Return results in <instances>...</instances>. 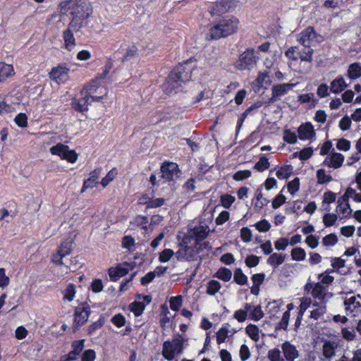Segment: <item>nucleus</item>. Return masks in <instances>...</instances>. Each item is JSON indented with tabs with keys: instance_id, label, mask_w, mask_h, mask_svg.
<instances>
[{
	"instance_id": "nucleus-1",
	"label": "nucleus",
	"mask_w": 361,
	"mask_h": 361,
	"mask_svg": "<svg viewBox=\"0 0 361 361\" xmlns=\"http://www.w3.org/2000/svg\"><path fill=\"white\" fill-rule=\"evenodd\" d=\"M59 8L61 12L64 13L71 10V27H85L87 20L92 13V7L89 0H62Z\"/></svg>"
},
{
	"instance_id": "nucleus-2",
	"label": "nucleus",
	"mask_w": 361,
	"mask_h": 361,
	"mask_svg": "<svg viewBox=\"0 0 361 361\" xmlns=\"http://www.w3.org/2000/svg\"><path fill=\"white\" fill-rule=\"evenodd\" d=\"M195 65L192 61H187L175 67L162 85L163 90L166 94L176 92V90L183 84L189 82L192 78V73Z\"/></svg>"
},
{
	"instance_id": "nucleus-3",
	"label": "nucleus",
	"mask_w": 361,
	"mask_h": 361,
	"mask_svg": "<svg viewBox=\"0 0 361 361\" xmlns=\"http://www.w3.org/2000/svg\"><path fill=\"white\" fill-rule=\"evenodd\" d=\"M238 24L239 20L235 17L231 16L224 18L210 28L211 39H219L232 35L237 30Z\"/></svg>"
},
{
	"instance_id": "nucleus-4",
	"label": "nucleus",
	"mask_w": 361,
	"mask_h": 361,
	"mask_svg": "<svg viewBox=\"0 0 361 361\" xmlns=\"http://www.w3.org/2000/svg\"><path fill=\"white\" fill-rule=\"evenodd\" d=\"M259 60L253 48H248L243 52L236 63V68L240 71L251 70Z\"/></svg>"
},
{
	"instance_id": "nucleus-5",
	"label": "nucleus",
	"mask_w": 361,
	"mask_h": 361,
	"mask_svg": "<svg viewBox=\"0 0 361 361\" xmlns=\"http://www.w3.org/2000/svg\"><path fill=\"white\" fill-rule=\"evenodd\" d=\"M183 340L178 338L171 341H165L163 343L162 355L169 361L172 360L176 355L183 353Z\"/></svg>"
},
{
	"instance_id": "nucleus-6",
	"label": "nucleus",
	"mask_w": 361,
	"mask_h": 361,
	"mask_svg": "<svg viewBox=\"0 0 361 361\" xmlns=\"http://www.w3.org/2000/svg\"><path fill=\"white\" fill-rule=\"evenodd\" d=\"M295 86L293 83H279L274 85L271 87V97L268 99L267 104H271L287 94Z\"/></svg>"
},
{
	"instance_id": "nucleus-7",
	"label": "nucleus",
	"mask_w": 361,
	"mask_h": 361,
	"mask_svg": "<svg viewBox=\"0 0 361 361\" xmlns=\"http://www.w3.org/2000/svg\"><path fill=\"white\" fill-rule=\"evenodd\" d=\"M345 310L347 314L355 316L361 311V296L347 294L344 298Z\"/></svg>"
},
{
	"instance_id": "nucleus-8",
	"label": "nucleus",
	"mask_w": 361,
	"mask_h": 361,
	"mask_svg": "<svg viewBox=\"0 0 361 361\" xmlns=\"http://www.w3.org/2000/svg\"><path fill=\"white\" fill-rule=\"evenodd\" d=\"M239 0H220L213 3L209 8V13L212 16H221L235 5Z\"/></svg>"
},
{
	"instance_id": "nucleus-9",
	"label": "nucleus",
	"mask_w": 361,
	"mask_h": 361,
	"mask_svg": "<svg viewBox=\"0 0 361 361\" xmlns=\"http://www.w3.org/2000/svg\"><path fill=\"white\" fill-rule=\"evenodd\" d=\"M161 172L164 178L171 180L179 176L180 171L176 163L165 161L161 166Z\"/></svg>"
},
{
	"instance_id": "nucleus-10",
	"label": "nucleus",
	"mask_w": 361,
	"mask_h": 361,
	"mask_svg": "<svg viewBox=\"0 0 361 361\" xmlns=\"http://www.w3.org/2000/svg\"><path fill=\"white\" fill-rule=\"evenodd\" d=\"M311 295L314 299L319 300V303H324L326 305L333 295L331 293L329 292L327 289L319 283L314 284L312 288Z\"/></svg>"
},
{
	"instance_id": "nucleus-11",
	"label": "nucleus",
	"mask_w": 361,
	"mask_h": 361,
	"mask_svg": "<svg viewBox=\"0 0 361 361\" xmlns=\"http://www.w3.org/2000/svg\"><path fill=\"white\" fill-rule=\"evenodd\" d=\"M50 153L54 156H58L61 158H78V154L68 146L58 143L50 148Z\"/></svg>"
},
{
	"instance_id": "nucleus-12",
	"label": "nucleus",
	"mask_w": 361,
	"mask_h": 361,
	"mask_svg": "<svg viewBox=\"0 0 361 361\" xmlns=\"http://www.w3.org/2000/svg\"><path fill=\"white\" fill-rule=\"evenodd\" d=\"M68 72L69 69L68 68L59 66L51 69L49 73V78L58 84L64 83L68 79Z\"/></svg>"
},
{
	"instance_id": "nucleus-13",
	"label": "nucleus",
	"mask_w": 361,
	"mask_h": 361,
	"mask_svg": "<svg viewBox=\"0 0 361 361\" xmlns=\"http://www.w3.org/2000/svg\"><path fill=\"white\" fill-rule=\"evenodd\" d=\"M82 27H71V23H68V28L63 32V39L64 41V47L68 51H72L75 46V39L73 32L79 31Z\"/></svg>"
},
{
	"instance_id": "nucleus-14",
	"label": "nucleus",
	"mask_w": 361,
	"mask_h": 361,
	"mask_svg": "<svg viewBox=\"0 0 361 361\" xmlns=\"http://www.w3.org/2000/svg\"><path fill=\"white\" fill-rule=\"evenodd\" d=\"M90 312V307L86 304L77 307L75 310L74 325L77 326L83 325L87 321Z\"/></svg>"
},
{
	"instance_id": "nucleus-15",
	"label": "nucleus",
	"mask_w": 361,
	"mask_h": 361,
	"mask_svg": "<svg viewBox=\"0 0 361 361\" xmlns=\"http://www.w3.org/2000/svg\"><path fill=\"white\" fill-rule=\"evenodd\" d=\"M132 269L133 267L129 263H121L116 267L110 268L109 275L112 280H117L118 278L126 276Z\"/></svg>"
},
{
	"instance_id": "nucleus-16",
	"label": "nucleus",
	"mask_w": 361,
	"mask_h": 361,
	"mask_svg": "<svg viewBox=\"0 0 361 361\" xmlns=\"http://www.w3.org/2000/svg\"><path fill=\"white\" fill-rule=\"evenodd\" d=\"M271 83L270 75L267 71L259 72L257 78L252 82L255 91L267 89Z\"/></svg>"
},
{
	"instance_id": "nucleus-17",
	"label": "nucleus",
	"mask_w": 361,
	"mask_h": 361,
	"mask_svg": "<svg viewBox=\"0 0 361 361\" xmlns=\"http://www.w3.org/2000/svg\"><path fill=\"white\" fill-rule=\"evenodd\" d=\"M236 332V329L231 328L230 324H224L216 334L217 344L220 345L224 343L227 338L233 336Z\"/></svg>"
},
{
	"instance_id": "nucleus-18",
	"label": "nucleus",
	"mask_w": 361,
	"mask_h": 361,
	"mask_svg": "<svg viewBox=\"0 0 361 361\" xmlns=\"http://www.w3.org/2000/svg\"><path fill=\"white\" fill-rule=\"evenodd\" d=\"M317 36L314 28L312 26L307 27L302 30L298 37V41L304 47H309L310 42Z\"/></svg>"
},
{
	"instance_id": "nucleus-19",
	"label": "nucleus",
	"mask_w": 361,
	"mask_h": 361,
	"mask_svg": "<svg viewBox=\"0 0 361 361\" xmlns=\"http://www.w3.org/2000/svg\"><path fill=\"white\" fill-rule=\"evenodd\" d=\"M298 137L302 140H311L315 136L314 127L310 122L301 124L298 128Z\"/></svg>"
},
{
	"instance_id": "nucleus-20",
	"label": "nucleus",
	"mask_w": 361,
	"mask_h": 361,
	"mask_svg": "<svg viewBox=\"0 0 361 361\" xmlns=\"http://www.w3.org/2000/svg\"><path fill=\"white\" fill-rule=\"evenodd\" d=\"M283 357L286 361H295L299 357V352L295 346L286 341L281 345Z\"/></svg>"
},
{
	"instance_id": "nucleus-21",
	"label": "nucleus",
	"mask_w": 361,
	"mask_h": 361,
	"mask_svg": "<svg viewBox=\"0 0 361 361\" xmlns=\"http://www.w3.org/2000/svg\"><path fill=\"white\" fill-rule=\"evenodd\" d=\"M209 233V226L207 225H199L191 229L188 235L191 238H195L197 241L205 239Z\"/></svg>"
},
{
	"instance_id": "nucleus-22",
	"label": "nucleus",
	"mask_w": 361,
	"mask_h": 361,
	"mask_svg": "<svg viewBox=\"0 0 361 361\" xmlns=\"http://www.w3.org/2000/svg\"><path fill=\"white\" fill-rule=\"evenodd\" d=\"M101 173V169H97L90 173V177L84 181L83 185L81 189V192H84L89 188H92L97 184L98 178Z\"/></svg>"
},
{
	"instance_id": "nucleus-23",
	"label": "nucleus",
	"mask_w": 361,
	"mask_h": 361,
	"mask_svg": "<svg viewBox=\"0 0 361 361\" xmlns=\"http://www.w3.org/2000/svg\"><path fill=\"white\" fill-rule=\"evenodd\" d=\"M348 87L343 76L339 75L331 82L330 91L334 94H338Z\"/></svg>"
},
{
	"instance_id": "nucleus-24",
	"label": "nucleus",
	"mask_w": 361,
	"mask_h": 361,
	"mask_svg": "<svg viewBox=\"0 0 361 361\" xmlns=\"http://www.w3.org/2000/svg\"><path fill=\"white\" fill-rule=\"evenodd\" d=\"M312 310L310 312V317L314 320L319 319L322 317L326 310V305L314 302L313 303Z\"/></svg>"
},
{
	"instance_id": "nucleus-25",
	"label": "nucleus",
	"mask_w": 361,
	"mask_h": 361,
	"mask_svg": "<svg viewBox=\"0 0 361 361\" xmlns=\"http://www.w3.org/2000/svg\"><path fill=\"white\" fill-rule=\"evenodd\" d=\"M63 301L71 302L73 301L76 294V286L72 283H68L61 291Z\"/></svg>"
},
{
	"instance_id": "nucleus-26",
	"label": "nucleus",
	"mask_w": 361,
	"mask_h": 361,
	"mask_svg": "<svg viewBox=\"0 0 361 361\" xmlns=\"http://www.w3.org/2000/svg\"><path fill=\"white\" fill-rule=\"evenodd\" d=\"M336 212L342 214L343 217H347L351 214L352 209H350L348 200H343V198L341 197L338 200Z\"/></svg>"
},
{
	"instance_id": "nucleus-27",
	"label": "nucleus",
	"mask_w": 361,
	"mask_h": 361,
	"mask_svg": "<svg viewBox=\"0 0 361 361\" xmlns=\"http://www.w3.org/2000/svg\"><path fill=\"white\" fill-rule=\"evenodd\" d=\"M347 76L351 80H355L361 77V64L359 62H355L349 65L347 71Z\"/></svg>"
},
{
	"instance_id": "nucleus-28",
	"label": "nucleus",
	"mask_w": 361,
	"mask_h": 361,
	"mask_svg": "<svg viewBox=\"0 0 361 361\" xmlns=\"http://www.w3.org/2000/svg\"><path fill=\"white\" fill-rule=\"evenodd\" d=\"M337 345L334 342L326 341L322 345V355L326 359H330L335 355Z\"/></svg>"
},
{
	"instance_id": "nucleus-29",
	"label": "nucleus",
	"mask_w": 361,
	"mask_h": 361,
	"mask_svg": "<svg viewBox=\"0 0 361 361\" xmlns=\"http://www.w3.org/2000/svg\"><path fill=\"white\" fill-rule=\"evenodd\" d=\"M244 307V309H239L235 310L233 313V318L240 323L244 322L247 319L248 310H251L252 304L245 303Z\"/></svg>"
},
{
	"instance_id": "nucleus-30",
	"label": "nucleus",
	"mask_w": 361,
	"mask_h": 361,
	"mask_svg": "<svg viewBox=\"0 0 361 361\" xmlns=\"http://www.w3.org/2000/svg\"><path fill=\"white\" fill-rule=\"evenodd\" d=\"M336 199V194L331 192H325L322 197V204L321 208L323 211H329L330 208L329 204L335 202Z\"/></svg>"
},
{
	"instance_id": "nucleus-31",
	"label": "nucleus",
	"mask_w": 361,
	"mask_h": 361,
	"mask_svg": "<svg viewBox=\"0 0 361 361\" xmlns=\"http://www.w3.org/2000/svg\"><path fill=\"white\" fill-rule=\"evenodd\" d=\"M245 333L253 341L257 342L260 339L261 331L255 324H248L245 328Z\"/></svg>"
},
{
	"instance_id": "nucleus-32",
	"label": "nucleus",
	"mask_w": 361,
	"mask_h": 361,
	"mask_svg": "<svg viewBox=\"0 0 361 361\" xmlns=\"http://www.w3.org/2000/svg\"><path fill=\"white\" fill-rule=\"evenodd\" d=\"M88 100V97L87 99H83L81 97L79 99L74 98L72 100L71 105L72 107L78 112H85L88 110V107H87V102Z\"/></svg>"
},
{
	"instance_id": "nucleus-33",
	"label": "nucleus",
	"mask_w": 361,
	"mask_h": 361,
	"mask_svg": "<svg viewBox=\"0 0 361 361\" xmlns=\"http://www.w3.org/2000/svg\"><path fill=\"white\" fill-rule=\"evenodd\" d=\"M286 255H282L280 253H273L267 259V263L276 269L279 265L282 264L285 260Z\"/></svg>"
},
{
	"instance_id": "nucleus-34",
	"label": "nucleus",
	"mask_w": 361,
	"mask_h": 361,
	"mask_svg": "<svg viewBox=\"0 0 361 361\" xmlns=\"http://www.w3.org/2000/svg\"><path fill=\"white\" fill-rule=\"evenodd\" d=\"M269 202L267 198L263 197L262 190L258 189L255 195V199L253 200L254 207L257 209H262Z\"/></svg>"
},
{
	"instance_id": "nucleus-35",
	"label": "nucleus",
	"mask_w": 361,
	"mask_h": 361,
	"mask_svg": "<svg viewBox=\"0 0 361 361\" xmlns=\"http://www.w3.org/2000/svg\"><path fill=\"white\" fill-rule=\"evenodd\" d=\"M13 66L4 62L0 63V82H3L11 75Z\"/></svg>"
},
{
	"instance_id": "nucleus-36",
	"label": "nucleus",
	"mask_w": 361,
	"mask_h": 361,
	"mask_svg": "<svg viewBox=\"0 0 361 361\" xmlns=\"http://www.w3.org/2000/svg\"><path fill=\"white\" fill-rule=\"evenodd\" d=\"M282 305L283 302L280 300H274L268 303L267 311L271 318L274 317L279 312Z\"/></svg>"
},
{
	"instance_id": "nucleus-37",
	"label": "nucleus",
	"mask_w": 361,
	"mask_h": 361,
	"mask_svg": "<svg viewBox=\"0 0 361 361\" xmlns=\"http://www.w3.org/2000/svg\"><path fill=\"white\" fill-rule=\"evenodd\" d=\"M101 82L98 78H95L90 83L86 85L81 91H85V93L93 94L97 92V90L100 86Z\"/></svg>"
},
{
	"instance_id": "nucleus-38",
	"label": "nucleus",
	"mask_w": 361,
	"mask_h": 361,
	"mask_svg": "<svg viewBox=\"0 0 361 361\" xmlns=\"http://www.w3.org/2000/svg\"><path fill=\"white\" fill-rule=\"evenodd\" d=\"M250 319L253 321H259L264 317V312L260 305L252 306L250 310H248Z\"/></svg>"
},
{
	"instance_id": "nucleus-39",
	"label": "nucleus",
	"mask_w": 361,
	"mask_h": 361,
	"mask_svg": "<svg viewBox=\"0 0 361 361\" xmlns=\"http://www.w3.org/2000/svg\"><path fill=\"white\" fill-rule=\"evenodd\" d=\"M338 242L337 235L334 233H330L322 238V245L326 247H331L336 245Z\"/></svg>"
},
{
	"instance_id": "nucleus-40",
	"label": "nucleus",
	"mask_w": 361,
	"mask_h": 361,
	"mask_svg": "<svg viewBox=\"0 0 361 361\" xmlns=\"http://www.w3.org/2000/svg\"><path fill=\"white\" fill-rule=\"evenodd\" d=\"M221 283L216 280H210L207 283V293L209 295H214L221 289Z\"/></svg>"
},
{
	"instance_id": "nucleus-41",
	"label": "nucleus",
	"mask_w": 361,
	"mask_h": 361,
	"mask_svg": "<svg viewBox=\"0 0 361 361\" xmlns=\"http://www.w3.org/2000/svg\"><path fill=\"white\" fill-rule=\"evenodd\" d=\"M293 173V167L290 165H285L276 171V176L279 179H287Z\"/></svg>"
},
{
	"instance_id": "nucleus-42",
	"label": "nucleus",
	"mask_w": 361,
	"mask_h": 361,
	"mask_svg": "<svg viewBox=\"0 0 361 361\" xmlns=\"http://www.w3.org/2000/svg\"><path fill=\"white\" fill-rule=\"evenodd\" d=\"M214 276L217 277L218 279L227 282L230 281L232 277V271L227 268L222 267L216 271Z\"/></svg>"
},
{
	"instance_id": "nucleus-43",
	"label": "nucleus",
	"mask_w": 361,
	"mask_h": 361,
	"mask_svg": "<svg viewBox=\"0 0 361 361\" xmlns=\"http://www.w3.org/2000/svg\"><path fill=\"white\" fill-rule=\"evenodd\" d=\"M145 307V304L142 302L135 301L131 303L129 306L130 311L135 314L136 317L140 316Z\"/></svg>"
},
{
	"instance_id": "nucleus-44",
	"label": "nucleus",
	"mask_w": 361,
	"mask_h": 361,
	"mask_svg": "<svg viewBox=\"0 0 361 361\" xmlns=\"http://www.w3.org/2000/svg\"><path fill=\"white\" fill-rule=\"evenodd\" d=\"M267 359L269 361H285L281 355V352L279 348H272L267 353Z\"/></svg>"
},
{
	"instance_id": "nucleus-45",
	"label": "nucleus",
	"mask_w": 361,
	"mask_h": 361,
	"mask_svg": "<svg viewBox=\"0 0 361 361\" xmlns=\"http://www.w3.org/2000/svg\"><path fill=\"white\" fill-rule=\"evenodd\" d=\"M290 256L295 261H303L306 257V252L301 247L293 248L290 252Z\"/></svg>"
},
{
	"instance_id": "nucleus-46",
	"label": "nucleus",
	"mask_w": 361,
	"mask_h": 361,
	"mask_svg": "<svg viewBox=\"0 0 361 361\" xmlns=\"http://www.w3.org/2000/svg\"><path fill=\"white\" fill-rule=\"evenodd\" d=\"M72 250V241L71 240H65L61 243L59 246L58 251L62 256L66 257L71 254Z\"/></svg>"
},
{
	"instance_id": "nucleus-47",
	"label": "nucleus",
	"mask_w": 361,
	"mask_h": 361,
	"mask_svg": "<svg viewBox=\"0 0 361 361\" xmlns=\"http://www.w3.org/2000/svg\"><path fill=\"white\" fill-rule=\"evenodd\" d=\"M313 303L310 298L304 297L300 298V305L299 306V312L300 314H304L307 309L313 307Z\"/></svg>"
},
{
	"instance_id": "nucleus-48",
	"label": "nucleus",
	"mask_w": 361,
	"mask_h": 361,
	"mask_svg": "<svg viewBox=\"0 0 361 361\" xmlns=\"http://www.w3.org/2000/svg\"><path fill=\"white\" fill-rule=\"evenodd\" d=\"M142 204H147V208H157L164 204L165 200L164 198L149 199V201H141Z\"/></svg>"
},
{
	"instance_id": "nucleus-49",
	"label": "nucleus",
	"mask_w": 361,
	"mask_h": 361,
	"mask_svg": "<svg viewBox=\"0 0 361 361\" xmlns=\"http://www.w3.org/2000/svg\"><path fill=\"white\" fill-rule=\"evenodd\" d=\"M183 304V297L178 295L171 297L169 300L170 308L173 311H178Z\"/></svg>"
},
{
	"instance_id": "nucleus-50",
	"label": "nucleus",
	"mask_w": 361,
	"mask_h": 361,
	"mask_svg": "<svg viewBox=\"0 0 361 361\" xmlns=\"http://www.w3.org/2000/svg\"><path fill=\"white\" fill-rule=\"evenodd\" d=\"M300 185V179L298 178H295L288 183L287 188L288 192L291 195H294L299 190Z\"/></svg>"
},
{
	"instance_id": "nucleus-51",
	"label": "nucleus",
	"mask_w": 361,
	"mask_h": 361,
	"mask_svg": "<svg viewBox=\"0 0 361 361\" xmlns=\"http://www.w3.org/2000/svg\"><path fill=\"white\" fill-rule=\"evenodd\" d=\"M298 136L295 132H292L290 129H286L283 133V140L289 144H294L297 142Z\"/></svg>"
},
{
	"instance_id": "nucleus-52",
	"label": "nucleus",
	"mask_w": 361,
	"mask_h": 361,
	"mask_svg": "<svg viewBox=\"0 0 361 361\" xmlns=\"http://www.w3.org/2000/svg\"><path fill=\"white\" fill-rule=\"evenodd\" d=\"M233 279L235 282L239 285H244L247 281V276L243 273L242 270L240 269H238L235 271Z\"/></svg>"
},
{
	"instance_id": "nucleus-53",
	"label": "nucleus",
	"mask_w": 361,
	"mask_h": 361,
	"mask_svg": "<svg viewBox=\"0 0 361 361\" xmlns=\"http://www.w3.org/2000/svg\"><path fill=\"white\" fill-rule=\"evenodd\" d=\"M137 48L135 45L131 44L128 46V47L126 49V54L121 59V61H126L130 60L137 54Z\"/></svg>"
},
{
	"instance_id": "nucleus-54",
	"label": "nucleus",
	"mask_w": 361,
	"mask_h": 361,
	"mask_svg": "<svg viewBox=\"0 0 361 361\" xmlns=\"http://www.w3.org/2000/svg\"><path fill=\"white\" fill-rule=\"evenodd\" d=\"M317 181L323 184L331 180V176L326 173L324 169H319L317 172Z\"/></svg>"
},
{
	"instance_id": "nucleus-55",
	"label": "nucleus",
	"mask_w": 361,
	"mask_h": 361,
	"mask_svg": "<svg viewBox=\"0 0 361 361\" xmlns=\"http://www.w3.org/2000/svg\"><path fill=\"white\" fill-rule=\"evenodd\" d=\"M116 174L117 172L115 169L110 170L106 176L102 179V185L104 188L106 187L115 178Z\"/></svg>"
},
{
	"instance_id": "nucleus-56",
	"label": "nucleus",
	"mask_w": 361,
	"mask_h": 361,
	"mask_svg": "<svg viewBox=\"0 0 361 361\" xmlns=\"http://www.w3.org/2000/svg\"><path fill=\"white\" fill-rule=\"evenodd\" d=\"M190 252H192V249L188 246H185V247L180 248L179 250H178L176 253V257L178 258V259H179V260H182V259L189 260L190 258V256H188V253Z\"/></svg>"
},
{
	"instance_id": "nucleus-57",
	"label": "nucleus",
	"mask_w": 361,
	"mask_h": 361,
	"mask_svg": "<svg viewBox=\"0 0 361 361\" xmlns=\"http://www.w3.org/2000/svg\"><path fill=\"white\" fill-rule=\"evenodd\" d=\"M307 50L302 51L299 53L300 59L302 61L310 62L312 60V54L314 50L310 48V46L305 47Z\"/></svg>"
},
{
	"instance_id": "nucleus-58",
	"label": "nucleus",
	"mask_w": 361,
	"mask_h": 361,
	"mask_svg": "<svg viewBox=\"0 0 361 361\" xmlns=\"http://www.w3.org/2000/svg\"><path fill=\"white\" fill-rule=\"evenodd\" d=\"M14 121L18 126L25 128L27 126V116L25 113H19L16 116Z\"/></svg>"
},
{
	"instance_id": "nucleus-59",
	"label": "nucleus",
	"mask_w": 361,
	"mask_h": 361,
	"mask_svg": "<svg viewBox=\"0 0 361 361\" xmlns=\"http://www.w3.org/2000/svg\"><path fill=\"white\" fill-rule=\"evenodd\" d=\"M255 226L259 232H267L271 228V224L267 219H262L257 222Z\"/></svg>"
},
{
	"instance_id": "nucleus-60",
	"label": "nucleus",
	"mask_w": 361,
	"mask_h": 361,
	"mask_svg": "<svg viewBox=\"0 0 361 361\" xmlns=\"http://www.w3.org/2000/svg\"><path fill=\"white\" fill-rule=\"evenodd\" d=\"M338 217L337 215L333 213L325 214L323 216L324 224L329 227L333 226L336 221Z\"/></svg>"
},
{
	"instance_id": "nucleus-61",
	"label": "nucleus",
	"mask_w": 361,
	"mask_h": 361,
	"mask_svg": "<svg viewBox=\"0 0 361 361\" xmlns=\"http://www.w3.org/2000/svg\"><path fill=\"white\" fill-rule=\"evenodd\" d=\"M286 197L281 193L277 195L272 200V208L276 209L286 202Z\"/></svg>"
},
{
	"instance_id": "nucleus-62",
	"label": "nucleus",
	"mask_w": 361,
	"mask_h": 361,
	"mask_svg": "<svg viewBox=\"0 0 361 361\" xmlns=\"http://www.w3.org/2000/svg\"><path fill=\"white\" fill-rule=\"evenodd\" d=\"M112 323L118 328H121L126 324V318L121 314H116L111 319Z\"/></svg>"
},
{
	"instance_id": "nucleus-63",
	"label": "nucleus",
	"mask_w": 361,
	"mask_h": 361,
	"mask_svg": "<svg viewBox=\"0 0 361 361\" xmlns=\"http://www.w3.org/2000/svg\"><path fill=\"white\" fill-rule=\"evenodd\" d=\"M235 197L226 194L221 196V202L224 208H229L231 204L235 202Z\"/></svg>"
},
{
	"instance_id": "nucleus-64",
	"label": "nucleus",
	"mask_w": 361,
	"mask_h": 361,
	"mask_svg": "<svg viewBox=\"0 0 361 361\" xmlns=\"http://www.w3.org/2000/svg\"><path fill=\"white\" fill-rule=\"evenodd\" d=\"M240 237L243 241L245 243H249L252 240V233L250 228L247 227H243L240 230Z\"/></svg>"
}]
</instances>
